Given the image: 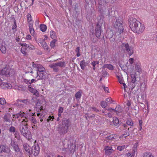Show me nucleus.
<instances>
[{
	"label": "nucleus",
	"instance_id": "9b49d317",
	"mask_svg": "<svg viewBox=\"0 0 157 157\" xmlns=\"http://www.w3.org/2000/svg\"><path fill=\"white\" fill-rule=\"evenodd\" d=\"M59 124L68 128L71 124V121L69 119L63 118L62 119V122Z\"/></svg>",
	"mask_w": 157,
	"mask_h": 157
},
{
	"label": "nucleus",
	"instance_id": "4be33fe9",
	"mask_svg": "<svg viewBox=\"0 0 157 157\" xmlns=\"http://www.w3.org/2000/svg\"><path fill=\"white\" fill-rule=\"evenodd\" d=\"M49 67L53 69V70L55 72H58L59 71V68L57 67L54 63L52 64L49 65Z\"/></svg>",
	"mask_w": 157,
	"mask_h": 157
},
{
	"label": "nucleus",
	"instance_id": "2eb2a0df",
	"mask_svg": "<svg viewBox=\"0 0 157 157\" xmlns=\"http://www.w3.org/2000/svg\"><path fill=\"white\" fill-rule=\"evenodd\" d=\"M9 68L5 67L0 71V74L2 75H5L7 77H9Z\"/></svg>",
	"mask_w": 157,
	"mask_h": 157
},
{
	"label": "nucleus",
	"instance_id": "a19ab883",
	"mask_svg": "<svg viewBox=\"0 0 157 157\" xmlns=\"http://www.w3.org/2000/svg\"><path fill=\"white\" fill-rule=\"evenodd\" d=\"M126 129H127V128H126V129H125L126 131H124V134H122V135H123V136L127 135V136H125V137L130 135V134H129V128H128L127 129V130Z\"/></svg>",
	"mask_w": 157,
	"mask_h": 157
},
{
	"label": "nucleus",
	"instance_id": "4468645a",
	"mask_svg": "<svg viewBox=\"0 0 157 157\" xmlns=\"http://www.w3.org/2000/svg\"><path fill=\"white\" fill-rule=\"evenodd\" d=\"M29 90L31 93L34 94L37 97H39L40 95L38 91L32 87L31 85H29L28 86Z\"/></svg>",
	"mask_w": 157,
	"mask_h": 157
},
{
	"label": "nucleus",
	"instance_id": "052dcab7",
	"mask_svg": "<svg viewBox=\"0 0 157 157\" xmlns=\"http://www.w3.org/2000/svg\"><path fill=\"white\" fill-rule=\"evenodd\" d=\"M21 115V112H20L19 113H17L15 114H13V117H15L16 118H18L19 117H20Z\"/></svg>",
	"mask_w": 157,
	"mask_h": 157
},
{
	"label": "nucleus",
	"instance_id": "412c9836",
	"mask_svg": "<svg viewBox=\"0 0 157 157\" xmlns=\"http://www.w3.org/2000/svg\"><path fill=\"white\" fill-rule=\"evenodd\" d=\"M102 68H108L109 70H113L114 69V67L110 64H105L102 67Z\"/></svg>",
	"mask_w": 157,
	"mask_h": 157
},
{
	"label": "nucleus",
	"instance_id": "ddd939ff",
	"mask_svg": "<svg viewBox=\"0 0 157 157\" xmlns=\"http://www.w3.org/2000/svg\"><path fill=\"white\" fill-rule=\"evenodd\" d=\"M23 148L26 151V154L29 155H32V152L31 151L32 147L27 143L24 144L23 145Z\"/></svg>",
	"mask_w": 157,
	"mask_h": 157
},
{
	"label": "nucleus",
	"instance_id": "8fccbe9b",
	"mask_svg": "<svg viewBox=\"0 0 157 157\" xmlns=\"http://www.w3.org/2000/svg\"><path fill=\"white\" fill-rule=\"evenodd\" d=\"M6 102V100L4 98H0V104L2 105L5 104Z\"/></svg>",
	"mask_w": 157,
	"mask_h": 157
},
{
	"label": "nucleus",
	"instance_id": "69168bd1",
	"mask_svg": "<svg viewBox=\"0 0 157 157\" xmlns=\"http://www.w3.org/2000/svg\"><path fill=\"white\" fill-rule=\"evenodd\" d=\"M24 82L26 84H30V80H28L26 79H24Z\"/></svg>",
	"mask_w": 157,
	"mask_h": 157
},
{
	"label": "nucleus",
	"instance_id": "de8ad7c7",
	"mask_svg": "<svg viewBox=\"0 0 157 157\" xmlns=\"http://www.w3.org/2000/svg\"><path fill=\"white\" fill-rule=\"evenodd\" d=\"M27 21L28 23L32 21V17L31 14L30 13H28L27 15Z\"/></svg>",
	"mask_w": 157,
	"mask_h": 157
},
{
	"label": "nucleus",
	"instance_id": "c9c22d12",
	"mask_svg": "<svg viewBox=\"0 0 157 157\" xmlns=\"http://www.w3.org/2000/svg\"><path fill=\"white\" fill-rule=\"evenodd\" d=\"M105 151V154L107 156H109L111 155V153L114 152V150H113L112 149H111L110 150Z\"/></svg>",
	"mask_w": 157,
	"mask_h": 157
},
{
	"label": "nucleus",
	"instance_id": "4d7b16f0",
	"mask_svg": "<svg viewBox=\"0 0 157 157\" xmlns=\"http://www.w3.org/2000/svg\"><path fill=\"white\" fill-rule=\"evenodd\" d=\"M48 157H56L55 154L54 153L52 152L48 154L47 155Z\"/></svg>",
	"mask_w": 157,
	"mask_h": 157
},
{
	"label": "nucleus",
	"instance_id": "dca6fc26",
	"mask_svg": "<svg viewBox=\"0 0 157 157\" xmlns=\"http://www.w3.org/2000/svg\"><path fill=\"white\" fill-rule=\"evenodd\" d=\"M11 115L10 113H5L2 118L4 122H10Z\"/></svg>",
	"mask_w": 157,
	"mask_h": 157
},
{
	"label": "nucleus",
	"instance_id": "09e8293b",
	"mask_svg": "<svg viewBox=\"0 0 157 157\" xmlns=\"http://www.w3.org/2000/svg\"><path fill=\"white\" fill-rule=\"evenodd\" d=\"M138 146V143H135L133 147V153L135 154V152L137 151V147Z\"/></svg>",
	"mask_w": 157,
	"mask_h": 157
},
{
	"label": "nucleus",
	"instance_id": "6ab92c4d",
	"mask_svg": "<svg viewBox=\"0 0 157 157\" xmlns=\"http://www.w3.org/2000/svg\"><path fill=\"white\" fill-rule=\"evenodd\" d=\"M56 66H59L61 67H65L66 66L65 62H59L55 63H53Z\"/></svg>",
	"mask_w": 157,
	"mask_h": 157
},
{
	"label": "nucleus",
	"instance_id": "c756f323",
	"mask_svg": "<svg viewBox=\"0 0 157 157\" xmlns=\"http://www.w3.org/2000/svg\"><path fill=\"white\" fill-rule=\"evenodd\" d=\"M126 123L127 125L132 126L133 124V121L131 118H128Z\"/></svg>",
	"mask_w": 157,
	"mask_h": 157
},
{
	"label": "nucleus",
	"instance_id": "cd10ccee",
	"mask_svg": "<svg viewBox=\"0 0 157 157\" xmlns=\"http://www.w3.org/2000/svg\"><path fill=\"white\" fill-rule=\"evenodd\" d=\"M40 30L44 32L46 31L47 29V26L45 25L41 24L40 25Z\"/></svg>",
	"mask_w": 157,
	"mask_h": 157
},
{
	"label": "nucleus",
	"instance_id": "1a4fd4ad",
	"mask_svg": "<svg viewBox=\"0 0 157 157\" xmlns=\"http://www.w3.org/2000/svg\"><path fill=\"white\" fill-rule=\"evenodd\" d=\"M101 25L99 24V22L97 23L95 27V34L96 37L98 38L100 36L101 33Z\"/></svg>",
	"mask_w": 157,
	"mask_h": 157
},
{
	"label": "nucleus",
	"instance_id": "13d9d810",
	"mask_svg": "<svg viewBox=\"0 0 157 157\" xmlns=\"http://www.w3.org/2000/svg\"><path fill=\"white\" fill-rule=\"evenodd\" d=\"M113 12L112 11L111 9L108 10V16L109 17L110 16H113V14H112Z\"/></svg>",
	"mask_w": 157,
	"mask_h": 157
},
{
	"label": "nucleus",
	"instance_id": "0e129e2a",
	"mask_svg": "<svg viewBox=\"0 0 157 157\" xmlns=\"http://www.w3.org/2000/svg\"><path fill=\"white\" fill-rule=\"evenodd\" d=\"M20 45H21V46H22L23 47H25L26 48H28V44H26L25 43H20L19 44Z\"/></svg>",
	"mask_w": 157,
	"mask_h": 157
},
{
	"label": "nucleus",
	"instance_id": "7c9ffc66",
	"mask_svg": "<svg viewBox=\"0 0 157 157\" xmlns=\"http://www.w3.org/2000/svg\"><path fill=\"white\" fill-rule=\"evenodd\" d=\"M8 72H9V77L13 75L15 73V70L13 69L9 68Z\"/></svg>",
	"mask_w": 157,
	"mask_h": 157
},
{
	"label": "nucleus",
	"instance_id": "7ed1b4c3",
	"mask_svg": "<svg viewBox=\"0 0 157 157\" xmlns=\"http://www.w3.org/2000/svg\"><path fill=\"white\" fill-rule=\"evenodd\" d=\"M114 27L116 32H119L121 34L123 32L124 27L123 24V21L121 17L117 19L114 25Z\"/></svg>",
	"mask_w": 157,
	"mask_h": 157
},
{
	"label": "nucleus",
	"instance_id": "e433bc0d",
	"mask_svg": "<svg viewBox=\"0 0 157 157\" xmlns=\"http://www.w3.org/2000/svg\"><path fill=\"white\" fill-rule=\"evenodd\" d=\"M135 69L136 71L140 73L142 72L140 66L137 64L135 65Z\"/></svg>",
	"mask_w": 157,
	"mask_h": 157
},
{
	"label": "nucleus",
	"instance_id": "49530a36",
	"mask_svg": "<svg viewBox=\"0 0 157 157\" xmlns=\"http://www.w3.org/2000/svg\"><path fill=\"white\" fill-rule=\"evenodd\" d=\"M28 48L22 47L21 48V52L24 54L25 56H26L27 55L26 52V50Z\"/></svg>",
	"mask_w": 157,
	"mask_h": 157
},
{
	"label": "nucleus",
	"instance_id": "39448f33",
	"mask_svg": "<svg viewBox=\"0 0 157 157\" xmlns=\"http://www.w3.org/2000/svg\"><path fill=\"white\" fill-rule=\"evenodd\" d=\"M36 74V77L38 76L39 77V78H38L37 80H38L40 79L45 80L46 79H47L48 78V74L45 71H44L42 72H40L39 73L37 72Z\"/></svg>",
	"mask_w": 157,
	"mask_h": 157
},
{
	"label": "nucleus",
	"instance_id": "338daca9",
	"mask_svg": "<svg viewBox=\"0 0 157 157\" xmlns=\"http://www.w3.org/2000/svg\"><path fill=\"white\" fill-rule=\"evenodd\" d=\"M134 59L132 58H130L129 59V62L130 64H132L134 62Z\"/></svg>",
	"mask_w": 157,
	"mask_h": 157
},
{
	"label": "nucleus",
	"instance_id": "b1692460",
	"mask_svg": "<svg viewBox=\"0 0 157 157\" xmlns=\"http://www.w3.org/2000/svg\"><path fill=\"white\" fill-rule=\"evenodd\" d=\"M17 102H20L24 103L25 105H27L29 103V101L28 99H17L16 100Z\"/></svg>",
	"mask_w": 157,
	"mask_h": 157
},
{
	"label": "nucleus",
	"instance_id": "9d476101",
	"mask_svg": "<svg viewBox=\"0 0 157 157\" xmlns=\"http://www.w3.org/2000/svg\"><path fill=\"white\" fill-rule=\"evenodd\" d=\"M5 45V41L2 39H0V50L3 54H5L6 52Z\"/></svg>",
	"mask_w": 157,
	"mask_h": 157
},
{
	"label": "nucleus",
	"instance_id": "bf43d9fd",
	"mask_svg": "<svg viewBox=\"0 0 157 157\" xmlns=\"http://www.w3.org/2000/svg\"><path fill=\"white\" fill-rule=\"evenodd\" d=\"M102 88H103L104 91L105 92H106L108 93H109V89L108 87H105V86H104V85H102Z\"/></svg>",
	"mask_w": 157,
	"mask_h": 157
},
{
	"label": "nucleus",
	"instance_id": "f257e3e1",
	"mask_svg": "<svg viewBox=\"0 0 157 157\" xmlns=\"http://www.w3.org/2000/svg\"><path fill=\"white\" fill-rule=\"evenodd\" d=\"M129 27L134 32L140 34L142 33L145 29L144 25L136 18L131 17L128 19Z\"/></svg>",
	"mask_w": 157,
	"mask_h": 157
},
{
	"label": "nucleus",
	"instance_id": "864d4df0",
	"mask_svg": "<svg viewBox=\"0 0 157 157\" xmlns=\"http://www.w3.org/2000/svg\"><path fill=\"white\" fill-rule=\"evenodd\" d=\"M54 119V116H49L48 117V118L47 119V121L48 122H49L50 121H53Z\"/></svg>",
	"mask_w": 157,
	"mask_h": 157
},
{
	"label": "nucleus",
	"instance_id": "4c0bfd02",
	"mask_svg": "<svg viewBox=\"0 0 157 157\" xmlns=\"http://www.w3.org/2000/svg\"><path fill=\"white\" fill-rule=\"evenodd\" d=\"M16 129L15 127L12 126H10L9 128V132L11 133H14L16 132Z\"/></svg>",
	"mask_w": 157,
	"mask_h": 157
},
{
	"label": "nucleus",
	"instance_id": "e2e57ef3",
	"mask_svg": "<svg viewBox=\"0 0 157 157\" xmlns=\"http://www.w3.org/2000/svg\"><path fill=\"white\" fill-rule=\"evenodd\" d=\"M134 86L132 88L130 92L132 93V94H134V95H136L137 94H137V91H136L135 90L134 91L133 90V89H134Z\"/></svg>",
	"mask_w": 157,
	"mask_h": 157
},
{
	"label": "nucleus",
	"instance_id": "5701e85b",
	"mask_svg": "<svg viewBox=\"0 0 157 157\" xmlns=\"http://www.w3.org/2000/svg\"><path fill=\"white\" fill-rule=\"evenodd\" d=\"M69 150L71 153H74L75 151L76 145L73 144H71L70 147H68Z\"/></svg>",
	"mask_w": 157,
	"mask_h": 157
},
{
	"label": "nucleus",
	"instance_id": "3c124183",
	"mask_svg": "<svg viewBox=\"0 0 157 157\" xmlns=\"http://www.w3.org/2000/svg\"><path fill=\"white\" fill-rule=\"evenodd\" d=\"M42 46L43 48L46 51L48 50L49 48L46 42L45 43V44H44Z\"/></svg>",
	"mask_w": 157,
	"mask_h": 157
},
{
	"label": "nucleus",
	"instance_id": "ea45409f",
	"mask_svg": "<svg viewBox=\"0 0 157 157\" xmlns=\"http://www.w3.org/2000/svg\"><path fill=\"white\" fill-rule=\"evenodd\" d=\"M122 46L124 47H125V48L126 49V50L127 51H130V49L129 48V44L128 43H126V44H122Z\"/></svg>",
	"mask_w": 157,
	"mask_h": 157
},
{
	"label": "nucleus",
	"instance_id": "c85d7f7f",
	"mask_svg": "<svg viewBox=\"0 0 157 157\" xmlns=\"http://www.w3.org/2000/svg\"><path fill=\"white\" fill-rule=\"evenodd\" d=\"M131 78L132 79L131 82L133 83H135L136 82H139L136 80V76L134 74H132L131 75Z\"/></svg>",
	"mask_w": 157,
	"mask_h": 157
},
{
	"label": "nucleus",
	"instance_id": "aec40b11",
	"mask_svg": "<svg viewBox=\"0 0 157 157\" xmlns=\"http://www.w3.org/2000/svg\"><path fill=\"white\" fill-rule=\"evenodd\" d=\"M88 63L85 62L84 60L81 61L80 64L81 69L82 70H84L85 69V67L87 65Z\"/></svg>",
	"mask_w": 157,
	"mask_h": 157
},
{
	"label": "nucleus",
	"instance_id": "423d86ee",
	"mask_svg": "<svg viewBox=\"0 0 157 157\" xmlns=\"http://www.w3.org/2000/svg\"><path fill=\"white\" fill-rule=\"evenodd\" d=\"M31 150L32 154H33L35 156L38 155L40 151L39 145L38 144L36 145H34L32 147Z\"/></svg>",
	"mask_w": 157,
	"mask_h": 157
},
{
	"label": "nucleus",
	"instance_id": "a211bd4d",
	"mask_svg": "<svg viewBox=\"0 0 157 157\" xmlns=\"http://www.w3.org/2000/svg\"><path fill=\"white\" fill-rule=\"evenodd\" d=\"M95 10L93 9H90V11L87 12L86 18L87 20H90V18L94 15Z\"/></svg>",
	"mask_w": 157,
	"mask_h": 157
},
{
	"label": "nucleus",
	"instance_id": "a878e982",
	"mask_svg": "<svg viewBox=\"0 0 157 157\" xmlns=\"http://www.w3.org/2000/svg\"><path fill=\"white\" fill-rule=\"evenodd\" d=\"M123 111V109L121 108L120 105H118L116 106L115 109V112L121 113H122Z\"/></svg>",
	"mask_w": 157,
	"mask_h": 157
},
{
	"label": "nucleus",
	"instance_id": "bb28decb",
	"mask_svg": "<svg viewBox=\"0 0 157 157\" xmlns=\"http://www.w3.org/2000/svg\"><path fill=\"white\" fill-rule=\"evenodd\" d=\"M113 122L114 125L118 127L119 124V120L117 117H113Z\"/></svg>",
	"mask_w": 157,
	"mask_h": 157
},
{
	"label": "nucleus",
	"instance_id": "20e7f679",
	"mask_svg": "<svg viewBox=\"0 0 157 157\" xmlns=\"http://www.w3.org/2000/svg\"><path fill=\"white\" fill-rule=\"evenodd\" d=\"M10 145L14 151L16 155H17L19 152L21 154H22V150L20 149L18 144L12 139H11Z\"/></svg>",
	"mask_w": 157,
	"mask_h": 157
},
{
	"label": "nucleus",
	"instance_id": "a18cd8bd",
	"mask_svg": "<svg viewBox=\"0 0 157 157\" xmlns=\"http://www.w3.org/2000/svg\"><path fill=\"white\" fill-rule=\"evenodd\" d=\"M80 50V47H77L75 49V51L77 52L76 56L77 57H79L81 55L79 52Z\"/></svg>",
	"mask_w": 157,
	"mask_h": 157
},
{
	"label": "nucleus",
	"instance_id": "37998d69",
	"mask_svg": "<svg viewBox=\"0 0 157 157\" xmlns=\"http://www.w3.org/2000/svg\"><path fill=\"white\" fill-rule=\"evenodd\" d=\"M81 96V93L80 91L76 92L75 94V97L76 99L80 98Z\"/></svg>",
	"mask_w": 157,
	"mask_h": 157
},
{
	"label": "nucleus",
	"instance_id": "473e14b6",
	"mask_svg": "<svg viewBox=\"0 0 157 157\" xmlns=\"http://www.w3.org/2000/svg\"><path fill=\"white\" fill-rule=\"evenodd\" d=\"M143 157H154L153 155L151 153L146 152L144 154Z\"/></svg>",
	"mask_w": 157,
	"mask_h": 157
},
{
	"label": "nucleus",
	"instance_id": "6e6552de",
	"mask_svg": "<svg viewBox=\"0 0 157 157\" xmlns=\"http://www.w3.org/2000/svg\"><path fill=\"white\" fill-rule=\"evenodd\" d=\"M11 151L10 147L6 144L0 145V154L3 152L9 154Z\"/></svg>",
	"mask_w": 157,
	"mask_h": 157
},
{
	"label": "nucleus",
	"instance_id": "2f4dec72",
	"mask_svg": "<svg viewBox=\"0 0 157 157\" xmlns=\"http://www.w3.org/2000/svg\"><path fill=\"white\" fill-rule=\"evenodd\" d=\"M57 39H54L50 43V46L51 48H53L56 45V42L57 41Z\"/></svg>",
	"mask_w": 157,
	"mask_h": 157
},
{
	"label": "nucleus",
	"instance_id": "603ef678",
	"mask_svg": "<svg viewBox=\"0 0 157 157\" xmlns=\"http://www.w3.org/2000/svg\"><path fill=\"white\" fill-rule=\"evenodd\" d=\"M124 145L119 146L117 147V149L119 151H121L122 150L124 149Z\"/></svg>",
	"mask_w": 157,
	"mask_h": 157
},
{
	"label": "nucleus",
	"instance_id": "79ce46f5",
	"mask_svg": "<svg viewBox=\"0 0 157 157\" xmlns=\"http://www.w3.org/2000/svg\"><path fill=\"white\" fill-rule=\"evenodd\" d=\"M14 134L15 137L16 138L17 140H19L21 138L19 133L17 131H16Z\"/></svg>",
	"mask_w": 157,
	"mask_h": 157
},
{
	"label": "nucleus",
	"instance_id": "774afa93",
	"mask_svg": "<svg viewBox=\"0 0 157 157\" xmlns=\"http://www.w3.org/2000/svg\"><path fill=\"white\" fill-rule=\"evenodd\" d=\"M108 73L106 71H103L102 73V75L104 77H105L108 74Z\"/></svg>",
	"mask_w": 157,
	"mask_h": 157
},
{
	"label": "nucleus",
	"instance_id": "0eeeda50",
	"mask_svg": "<svg viewBox=\"0 0 157 157\" xmlns=\"http://www.w3.org/2000/svg\"><path fill=\"white\" fill-rule=\"evenodd\" d=\"M58 131L60 134L64 135L67 132L68 128L59 124L58 125Z\"/></svg>",
	"mask_w": 157,
	"mask_h": 157
},
{
	"label": "nucleus",
	"instance_id": "f8f14e48",
	"mask_svg": "<svg viewBox=\"0 0 157 157\" xmlns=\"http://www.w3.org/2000/svg\"><path fill=\"white\" fill-rule=\"evenodd\" d=\"M0 87L2 89H10L12 88V86L8 83L2 82L0 83Z\"/></svg>",
	"mask_w": 157,
	"mask_h": 157
},
{
	"label": "nucleus",
	"instance_id": "680f3d73",
	"mask_svg": "<svg viewBox=\"0 0 157 157\" xmlns=\"http://www.w3.org/2000/svg\"><path fill=\"white\" fill-rule=\"evenodd\" d=\"M90 110H91V109H92L93 110H94V111H95L96 112H100V111L98 109L94 107H90Z\"/></svg>",
	"mask_w": 157,
	"mask_h": 157
},
{
	"label": "nucleus",
	"instance_id": "6e6d98bb",
	"mask_svg": "<svg viewBox=\"0 0 157 157\" xmlns=\"http://www.w3.org/2000/svg\"><path fill=\"white\" fill-rule=\"evenodd\" d=\"M64 109L61 106H59V109L58 110V113H62L63 112Z\"/></svg>",
	"mask_w": 157,
	"mask_h": 157
},
{
	"label": "nucleus",
	"instance_id": "393cba45",
	"mask_svg": "<svg viewBox=\"0 0 157 157\" xmlns=\"http://www.w3.org/2000/svg\"><path fill=\"white\" fill-rule=\"evenodd\" d=\"M37 69V72H38V73L45 71V68L42 66L40 64L38 66Z\"/></svg>",
	"mask_w": 157,
	"mask_h": 157
},
{
	"label": "nucleus",
	"instance_id": "5fc2aeb1",
	"mask_svg": "<svg viewBox=\"0 0 157 157\" xmlns=\"http://www.w3.org/2000/svg\"><path fill=\"white\" fill-rule=\"evenodd\" d=\"M133 109L135 110V115H136L138 113L139 111V108L138 107L137 108L136 107H134V108Z\"/></svg>",
	"mask_w": 157,
	"mask_h": 157
},
{
	"label": "nucleus",
	"instance_id": "c03bdc74",
	"mask_svg": "<svg viewBox=\"0 0 157 157\" xmlns=\"http://www.w3.org/2000/svg\"><path fill=\"white\" fill-rule=\"evenodd\" d=\"M12 19H13V25L12 26V29H16L17 27V25H16V21L14 17H13Z\"/></svg>",
	"mask_w": 157,
	"mask_h": 157
},
{
	"label": "nucleus",
	"instance_id": "72a5a7b5",
	"mask_svg": "<svg viewBox=\"0 0 157 157\" xmlns=\"http://www.w3.org/2000/svg\"><path fill=\"white\" fill-rule=\"evenodd\" d=\"M107 103L105 101H101L100 105L102 108L105 109V107L107 106Z\"/></svg>",
	"mask_w": 157,
	"mask_h": 157
},
{
	"label": "nucleus",
	"instance_id": "f704fd0d",
	"mask_svg": "<svg viewBox=\"0 0 157 157\" xmlns=\"http://www.w3.org/2000/svg\"><path fill=\"white\" fill-rule=\"evenodd\" d=\"M50 35L52 39H54V38L56 37V33L53 30H51L50 32Z\"/></svg>",
	"mask_w": 157,
	"mask_h": 157
},
{
	"label": "nucleus",
	"instance_id": "f3484780",
	"mask_svg": "<svg viewBox=\"0 0 157 157\" xmlns=\"http://www.w3.org/2000/svg\"><path fill=\"white\" fill-rule=\"evenodd\" d=\"M113 35V32L112 30L110 29L107 30L106 35V36L107 38L110 39L112 38Z\"/></svg>",
	"mask_w": 157,
	"mask_h": 157
},
{
	"label": "nucleus",
	"instance_id": "58836bf2",
	"mask_svg": "<svg viewBox=\"0 0 157 157\" xmlns=\"http://www.w3.org/2000/svg\"><path fill=\"white\" fill-rule=\"evenodd\" d=\"M45 38L43 39L42 38L38 39V42L40 44L41 46H42L46 43L45 41Z\"/></svg>",
	"mask_w": 157,
	"mask_h": 157
},
{
	"label": "nucleus",
	"instance_id": "f03ea898",
	"mask_svg": "<svg viewBox=\"0 0 157 157\" xmlns=\"http://www.w3.org/2000/svg\"><path fill=\"white\" fill-rule=\"evenodd\" d=\"M19 128L21 135L25 137L29 136L30 133L28 128V125L27 123H24L23 122H21L20 124Z\"/></svg>",
	"mask_w": 157,
	"mask_h": 157
}]
</instances>
